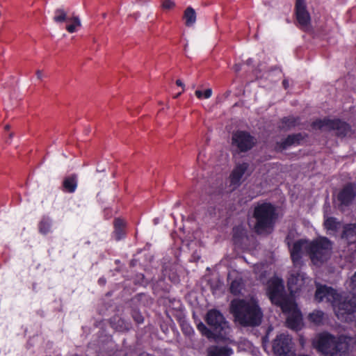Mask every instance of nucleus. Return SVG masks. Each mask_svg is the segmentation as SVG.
Segmentation results:
<instances>
[{"label": "nucleus", "instance_id": "obj_9", "mask_svg": "<svg viewBox=\"0 0 356 356\" xmlns=\"http://www.w3.org/2000/svg\"><path fill=\"white\" fill-rule=\"evenodd\" d=\"M291 349V339L288 335L280 334L273 342V350L277 356H289Z\"/></svg>", "mask_w": 356, "mask_h": 356}, {"label": "nucleus", "instance_id": "obj_16", "mask_svg": "<svg viewBox=\"0 0 356 356\" xmlns=\"http://www.w3.org/2000/svg\"><path fill=\"white\" fill-rule=\"evenodd\" d=\"M113 227L114 231L113 234L115 241H119L126 237V223L123 219L120 218H115L113 221Z\"/></svg>", "mask_w": 356, "mask_h": 356}, {"label": "nucleus", "instance_id": "obj_42", "mask_svg": "<svg viewBox=\"0 0 356 356\" xmlns=\"http://www.w3.org/2000/svg\"><path fill=\"white\" fill-rule=\"evenodd\" d=\"M282 85L285 89H286L289 87V82L287 80L284 79L282 81Z\"/></svg>", "mask_w": 356, "mask_h": 356}, {"label": "nucleus", "instance_id": "obj_14", "mask_svg": "<svg viewBox=\"0 0 356 356\" xmlns=\"http://www.w3.org/2000/svg\"><path fill=\"white\" fill-rule=\"evenodd\" d=\"M309 241L306 239H299L296 241L292 248L290 249L291 258L293 264L298 263L302 259V250L304 245L308 244Z\"/></svg>", "mask_w": 356, "mask_h": 356}, {"label": "nucleus", "instance_id": "obj_12", "mask_svg": "<svg viewBox=\"0 0 356 356\" xmlns=\"http://www.w3.org/2000/svg\"><path fill=\"white\" fill-rule=\"evenodd\" d=\"M295 15L297 22L301 26L305 27L310 24L311 16L305 0H296Z\"/></svg>", "mask_w": 356, "mask_h": 356}, {"label": "nucleus", "instance_id": "obj_22", "mask_svg": "<svg viewBox=\"0 0 356 356\" xmlns=\"http://www.w3.org/2000/svg\"><path fill=\"white\" fill-rule=\"evenodd\" d=\"M52 221L47 216H43L38 223V231L42 235H47L51 232Z\"/></svg>", "mask_w": 356, "mask_h": 356}, {"label": "nucleus", "instance_id": "obj_4", "mask_svg": "<svg viewBox=\"0 0 356 356\" xmlns=\"http://www.w3.org/2000/svg\"><path fill=\"white\" fill-rule=\"evenodd\" d=\"M316 348L325 356H342L347 345L341 339L330 333H323L319 336Z\"/></svg>", "mask_w": 356, "mask_h": 356}, {"label": "nucleus", "instance_id": "obj_5", "mask_svg": "<svg viewBox=\"0 0 356 356\" xmlns=\"http://www.w3.org/2000/svg\"><path fill=\"white\" fill-rule=\"evenodd\" d=\"M312 127L320 130L325 128L329 131H334V135L339 138L346 137L352 131L351 126L339 118H324L323 119H316L312 122Z\"/></svg>", "mask_w": 356, "mask_h": 356}, {"label": "nucleus", "instance_id": "obj_27", "mask_svg": "<svg viewBox=\"0 0 356 356\" xmlns=\"http://www.w3.org/2000/svg\"><path fill=\"white\" fill-rule=\"evenodd\" d=\"M300 120V119L299 117H294L292 115L284 117L281 120V122L282 124V128L287 129L293 128L298 124Z\"/></svg>", "mask_w": 356, "mask_h": 356}, {"label": "nucleus", "instance_id": "obj_37", "mask_svg": "<svg viewBox=\"0 0 356 356\" xmlns=\"http://www.w3.org/2000/svg\"><path fill=\"white\" fill-rule=\"evenodd\" d=\"M175 6V3L171 0H164L162 3L163 9H171Z\"/></svg>", "mask_w": 356, "mask_h": 356}, {"label": "nucleus", "instance_id": "obj_19", "mask_svg": "<svg viewBox=\"0 0 356 356\" xmlns=\"http://www.w3.org/2000/svg\"><path fill=\"white\" fill-rule=\"evenodd\" d=\"M77 186L78 178L76 174L65 177L63 181V190L65 192L72 193L76 190Z\"/></svg>", "mask_w": 356, "mask_h": 356}, {"label": "nucleus", "instance_id": "obj_44", "mask_svg": "<svg viewBox=\"0 0 356 356\" xmlns=\"http://www.w3.org/2000/svg\"><path fill=\"white\" fill-rule=\"evenodd\" d=\"M12 137H13V134H12V133H10V134H9V138H8V140H6V142H7V143H10V140H11Z\"/></svg>", "mask_w": 356, "mask_h": 356}, {"label": "nucleus", "instance_id": "obj_8", "mask_svg": "<svg viewBox=\"0 0 356 356\" xmlns=\"http://www.w3.org/2000/svg\"><path fill=\"white\" fill-rule=\"evenodd\" d=\"M335 314L339 319H342L345 315L356 312V296L341 298L337 305H334Z\"/></svg>", "mask_w": 356, "mask_h": 356}, {"label": "nucleus", "instance_id": "obj_41", "mask_svg": "<svg viewBox=\"0 0 356 356\" xmlns=\"http://www.w3.org/2000/svg\"><path fill=\"white\" fill-rule=\"evenodd\" d=\"M176 84L178 86H181L184 88V83L180 80V79H177L176 81Z\"/></svg>", "mask_w": 356, "mask_h": 356}, {"label": "nucleus", "instance_id": "obj_34", "mask_svg": "<svg viewBox=\"0 0 356 356\" xmlns=\"http://www.w3.org/2000/svg\"><path fill=\"white\" fill-rule=\"evenodd\" d=\"M242 289L241 283L239 280H234L231 282L229 291L232 294L236 296L241 293Z\"/></svg>", "mask_w": 356, "mask_h": 356}, {"label": "nucleus", "instance_id": "obj_2", "mask_svg": "<svg viewBox=\"0 0 356 356\" xmlns=\"http://www.w3.org/2000/svg\"><path fill=\"white\" fill-rule=\"evenodd\" d=\"M252 216L255 219L254 232L257 234H262L273 229L278 215L273 204L262 202L254 207Z\"/></svg>", "mask_w": 356, "mask_h": 356}, {"label": "nucleus", "instance_id": "obj_35", "mask_svg": "<svg viewBox=\"0 0 356 356\" xmlns=\"http://www.w3.org/2000/svg\"><path fill=\"white\" fill-rule=\"evenodd\" d=\"M195 94L198 99H209L212 95V90L211 88H207L204 92L197 90L195 92Z\"/></svg>", "mask_w": 356, "mask_h": 356}, {"label": "nucleus", "instance_id": "obj_10", "mask_svg": "<svg viewBox=\"0 0 356 356\" xmlns=\"http://www.w3.org/2000/svg\"><path fill=\"white\" fill-rule=\"evenodd\" d=\"M356 198V184L348 182L343 186L337 194V200L340 204L345 207L350 206Z\"/></svg>", "mask_w": 356, "mask_h": 356}, {"label": "nucleus", "instance_id": "obj_18", "mask_svg": "<svg viewBox=\"0 0 356 356\" xmlns=\"http://www.w3.org/2000/svg\"><path fill=\"white\" fill-rule=\"evenodd\" d=\"M323 226L329 234H335L339 230L341 222L335 217H327L324 220Z\"/></svg>", "mask_w": 356, "mask_h": 356}, {"label": "nucleus", "instance_id": "obj_45", "mask_svg": "<svg viewBox=\"0 0 356 356\" xmlns=\"http://www.w3.org/2000/svg\"><path fill=\"white\" fill-rule=\"evenodd\" d=\"M5 129H6V130H9L10 129V126L8 124L6 125L5 126Z\"/></svg>", "mask_w": 356, "mask_h": 356}, {"label": "nucleus", "instance_id": "obj_33", "mask_svg": "<svg viewBox=\"0 0 356 356\" xmlns=\"http://www.w3.org/2000/svg\"><path fill=\"white\" fill-rule=\"evenodd\" d=\"M245 234V231L241 226H236L233 228V240L235 243L241 242Z\"/></svg>", "mask_w": 356, "mask_h": 356}, {"label": "nucleus", "instance_id": "obj_47", "mask_svg": "<svg viewBox=\"0 0 356 356\" xmlns=\"http://www.w3.org/2000/svg\"><path fill=\"white\" fill-rule=\"evenodd\" d=\"M181 95V92L177 94L175 96V98H177L179 95Z\"/></svg>", "mask_w": 356, "mask_h": 356}, {"label": "nucleus", "instance_id": "obj_32", "mask_svg": "<svg viewBox=\"0 0 356 356\" xmlns=\"http://www.w3.org/2000/svg\"><path fill=\"white\" fill-rule=\"evenodd\" d=\"M327 287L328 286L326 285H319L316 287L314 297L316 300H317L318 302L323 301L325 299L326 293L327 292Z\"/></svg>", "mask_w": 356, "mask_h": 356}, {"label": "nucleus", "instance_id": "obj_15", "mask_svg": "<svg viewBox=\"0 0 356 356\" xmlns=\"http://www.w3.org/2000/svg\"><path fill=\"white\" fill-rule=\"evenodd\" d=\"M304 139V136L301 133L293 134L288 135L286 138L278 143L281 149H286L292 145H298Z\"/></svg>", "mask_w": 356, "mask_h": 356}, {"label": "nucleus", "instance_id": "obj_23", "mask_svg": "<svg viewBox=\"0 0 356 356\" xmlns=\"http://www.w3.org/2000/svg\"><path fill=\"white\" fill-rule=\"evenodd\" d=\"M70 16L67 15V11L61 7L56 8L54 12L53 21L56 24L67 22Z\"/></svg>", "mask_w": 356, "mask_h": 356}, {"label": "nucleus", "instance_id": "obj_40", "mask_svg": "<svg viewBox=\"0 0 356 356\" xmlns=\"http://www.w3.org/2000/svg\"><path fill=\"white\" fill-rule=\"evenodd\" d=\"M234 70L236 72H239L241 70V65L239 64L234 65Z\"/></svg>", "mask_w": 356, "mask_h": 356}, {"label": "nucleus", "instance_id": "obj_7", "mask_svg": "<svg viewBox=\"0 0 356 356\" xmlns=\"http://www.w3.org/2000/svg\"><path fill=\"white\" fill-rule=\"evenodd\" d=\"M232 145L236 146L240 152H247L257 144V139L248 131L238 130L232 136Z\"/></svg>", "mask_w": 356, "mask_h": 356}, {"label": "nucleus", "instance_id": "obj_43", "mask_svg": "<svg viewBox=\"0 0 356 356\" xmlns=\"http://www.w3.org/2000/svg\"><path fill=\"white\" fill-rule=\"evenodd\" d=\"M352 282L356 283V272L355 273L352 277Z\"/></svg>", "mask_w": 356, "mask_h": 356}, {"label": "nucleus", "instance_id": "obj_30", "mask_svg": "<svg viewBox=\"0 0 356 356\" xmlns=\"http://www.w3.org/2000/svg\"><path fill=\"white\" fill-rule=\"evenodd\" d=\"M323 318L324 313L320 310H314L308 316L309 321L317 325H321L323 323Z\"/></svg>", "mask_w": 356, "mask_h": 356}, {"label": "nucleus", "instance_id": "obj_28", "mask_svg": "<svg viewBox=\"0 0 356 356\" xmlns=\"http://www.w3.org/2000/svg\"><path fill=\"white\" fill-rule=\"evenodd\" d=\"M232 353V349L227 346H216L209 352V356H230Z\"/></svg>", "mask_w": 356, "mask_h": 356}, {"label": "nucleus", "instance_id": "obj_24", "mask_svg": "<svg viewBox=\"0 0 356 356\" xmlns=\"http://www.w3.org/2000/svg\"><path fill=\"white\" fill-rule=\"evenodd\" d=\"M111 323L113 327L119 332L129 331L131 327L129 323L119 317H114L111 321Z\"/></svg>", "mask_w": 356, "mask_h": 356}, {"label": "nucleus", "instance_id": "obj_26", "mask_svg": "<svg viewBox=\"0 0 356 356\" xmlns=\"http://www.w3.org/2000/svg\"><path fill=\"white\" fill-rule=\"evenodd\" d=\"M66 23L65 29L70 33L76 32L77 31V27H80L81 26L80 19L78 16L74 15L71 16Z\"/></svg>", "mask_w": 356, "mask_h": 356}, {"label": "nucleus", "instance_id": "obj_46", "mask_svg": "<svg viewBox=\"0 0 356 356\" xmlns=\"http://www.w3.org/2000/svg\"><path fill=\"white\" fill-rule=\"evenodd\" d=\"M189 330V331L192 330V328L191 327H189L188 328H186V332H188Z\"/></svg>", "mask_w": 356, "mask_h": 356}, {"label": "nucleus", "instance_id": "obj_11", "mask_svg": "<svg viewBox=\"0 0 356 356\" xmlns=\"http://www.w3.org/2000/svg\"><path fill=\"white\" fill-rule=\"evenodd\" d=\"M267 294L271 302L276 305L286 296L282 280L280 278L272 280L268 286Z\"/></svg>", "mask_w": 356, "mask_h": 356}, {"label": "nucleus", "instance_id": "obj_29", "mask_svg": "<svg viewBox=\"0 0 356 356\" xmlns=\"http://www.w3.org/2000/svg\"><path fill=\"white\" fill-rule=\"evenodd\" d=\"M341 298V295L338 293L335 289L330 286L327 287V292L326 293V296L325 298L327 302L333 304V306L334 307V305L338 303Z\"/></svg>", "mask_w": 356, "mask_h": 356}, {"label": "nucleus", "instance_id": "obj_1", "mask_svg": "<svg viewBox=\"0 0 356 356\" xmlns=\"http://www.w3.org/2000/svg\"><path fill=\"white\" fill-rule=\"evenodd\" d=\"M231 312L235 320L243 326H257L261 322L262 312L259 307L245 300H232Z\"/></svg>", "mask_w": 356, "mask_h": 356}, {"label": "nucleus", "instance_id": "obj_39", "mask_svg": "<svg viewBox=\"0 0 356 356\" xmlns=\"http://www.w3.org/2000/svg\"><path fill=\"white\" fill-rule=\"evenodd\" d=\"M36 76H37L38 79L41 80L42 78V71L37 70L36 71Z\"/></svg>", "mask_w": 356, "mask_h": 356}, {"label": "nucleus", "instance_id": "obj_31", "mask_svg": "<svg viewBox=\"0 0 356 356\" xmlns=\"http://www.w3.org/2000/svg\"><path fill=\"white\" fill-rule=\"evenodd\" d=\"M197 328L203 336H205L209 339H218L216 337L214 331L211 328H208L203 323H199L197 325Z\"/></svg>", "mask_w": 356, "mask_h": 356}, {"label": "nucleus", "instance_id": "obj_3", "mask_svg": "<svg viewBox=\"0 0 356 356\" xmlns=\"http://www.w3.org/2000/svg\"><path fill=\"white\" fill-rule=\"evenodd\" d=\"M332 242L325 236H318L309 241L306 251L314 265L327 261L331 254Z\"/></svg>", "mask_w": 356, "mask_h": 356}, {"label": "nucleus", "instance_id": "obj_6", "mask_svg": "<svg viewBox=\"0 0 356 356\" xmlns=\"http://www.w3.org/2000/svg\"><path fill=\"white\" fill-rule=\"evenodd\" d=\"M206 322L214 331L216 337L220 339H224L227 335L229 329L228 322L225 320L222 313L217 309L209 310L206 316Z\"/></svg>", "mask_w": 356, "mask_h": 356}, {"label": "nucleus", "instance_id": "obj_21", "mask_svg": "<svg viewBox=\"0 0 356 356\" xmlns=\"http://www.w3.org/2000/svg\"><path fill=\"white\" fill-rule=\"evenodd\" d=\"M343 228L341 238H346L349 241L356 238V223L346 224Z\"/></svg>", "mask_w": 356, "mask_h": 356}, {"label": "nucleus", "instance_id": "obj_20", "mask_svg": "<svg viewBox=\"0 0 356 356\" xmlns=\"http://www.w3.org/2000/svg\"><path fill=\"white\" fill-rule=\"evenodd\" d=\"M284 314H290L293 311L299 309L297 304L285 296L277 305Z\"/></svg>", "mask_w": 356, "mask_h": 356}, {"label": "nucleus", "instance_id": "obj_25", "mask_svg": "<svg viewBox=\"0 0 356 356\" xmlns=\"http://www.w3.org/2000/svg\"><path fill=\"white\" fill-rule=\"evenodd\" d=\"M183 18L185 20L186 26H193L196 22V13L195 10L192 7H188L184 13Z\"/></svg>", "mask_w": 356, "mask_h": 356}, {"label": "nucleus", "instance_id": "obj_13", "mask_svg": "<svg viewBox=\"0 0 356 356\" xmlns=\"http://www.w3.org/2000/svg\"><path fill=\"white\" fill-rule=\"evenodd\" d=\"M287 327L291 330L298 331L302 326V315L300 309L293 311L288 314L286 320Z\"/></svg>", "mask_w": 356, "mask_h": 356}, {"label": "nucleus", "instance_id": "obj_36", "mask_svg": "<svg viewBox=\"0 0 356 356\" xmlns=\"http://www.w3.org/2000/svg\"><path fill=\"white\" fill-rule=\"evenodd\" d=\"M132 317L137 324H142L144 322V317L140 312L136 310L132 312Z\"/></svg>", "mask_w": 356, "mask_h": 356}, {"label": "nucleus", "instance_id": "obj_17", "mask_svg": "<svg viewBox=\"0 0 356 356\" xmlns=\"http://www.w3.org/2000/svg\"><path fill=\"white\" fill-rule=\"evenodd\" d=\"M248 167L249 164L245 162L237 165L230 175L231 183L232 184H238Z\"/></svg>", "mask_w": 356, "mask_h": 356}, {"label": "nucleus", "instance_id": "obj_38", "mask_svg": "<svg viewBox=\"0 0 356 356\" xmlns=\"http://www.w3.org/2000/svg\"><path fill=\"white\" fill-rule=\"evenodd\" d=\"M99 285L100 286H104L106 283V280L105 277H99L98 281H97Z\"/></svg>", "mask_w": 356, "mask_h": 356}]
</instances>
